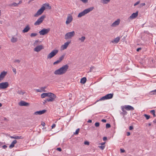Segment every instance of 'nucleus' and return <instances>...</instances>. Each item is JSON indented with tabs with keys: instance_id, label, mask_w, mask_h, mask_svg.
<instances>
[{
	"instance_id": "nucleus-30",
	"label": "nucleus",
	"mask_w": 156,
	"mask_h": 156,
	"mask_svg": "<svg viewBox=\"0 0 156 156\" xmlns=\"http://www.w3.org/2000/svg\"><path fill=\"white\" fill-rule=\"evenodd\" d=\"M125 108L124 107L122 106L121 107V109L122 111V112L125 114V115H126L127 114V112L125 110Z\"/></svg>"
},
{
	"instance_id": "nucleus-51",
	"label": "nucleus",
	"mask_w": 156,
	"mask_h": 156,
	"mask_svg": "<svg viewBox=\"0 0 156 156\" xmlns=\"http://www.w3.org/2000/svg\"><path fill=\"white\" fill-rule=\"evenodd\" d=\"M56 150L58 151H62V149L61 148L58 147L56 148Z\"/></svg>"
},
{
	"instance_id": "nucleus-55",
	"label": "nucleus",
	"mask_w": 156,
	"mask_h": 156,
	"mask_svg": "<svg viewBox=\"0 0 156 156\" xmlns=\"http://www.w3.org/2000/svg\"><path fill=\"white\" fill-rule=\"evenodd\" d=\"M56 126V125L55 124H53L52 125V126H51V127H52V128L53 129V128H55V126Z\"/></svg>"
},
{
	"instance_id": "nucleus-59",
	"label": "nucleus",
	"mask_w": 156,
	"mask_h": 156,
	"mask_svg": "<svg viewBox=\"0 0 156 156\" xmlns=\"http://www.w3.org/2000/svg\"><path fill=\"white\" fill-rule=\"evenodd\" d=\"M130 135V133L129 132H127L126 135L127 136H129Z\"/></svg>"
},
{
	"instance_id": "nucleus-23",
	"label": "nucleus",
	"mask_w": 156,
	"mask_h": 156,
	"mask_svg": "<svg viewBox=\"0 0 156 156\" xmlns=\"http://www.w3.org/2000/svg\"><path fill=\"white\" fill-rule=\"evenodd\" d=\"M120 39V38L119 37H117L115 38L114 40L112 41V42L117 44L119 41Z\"/></svg>"
},
{
	"instance_id": "nucleus-26",
	"label": "nucleus",
	"mask_w": 156,
	"mask_h": 156,
	"mask_svg": "<svg viewBox=\"0 0 156 156\" xmlns=\"http://www.w3.org/2000/svg\"><path fill=\"white\" fill-rule=\"evenodd\" d=\"M87 79L86 77H84L81 78L80 82L83 84H84L86 81Z\"/></svg>"
},
{
	"instance_id": "nucleus-3",
	"label": "nucleus",
	"mask_w": 156,
	"mask_h": 156,
	"mask_svg": "<svg viewBox=\"0 0 156 156\" xmlns=\"http://www.w3.org/2000/svg\"><path fill=\"white\" fill-rule=\"evenodd\" d=\"M94 9V7H92L85 9L83 11L81 12L77 16L78 17L80 18L83 16H85L86 14L93 10Z\"/></svg>"
},
{
	"instance_id": "nucleus-52",
	"label": "nucleus",
	"mask_w": 156,
	"mask_h": 156,
	"mask_svg": "<svg viewBox=\"0 0 156 156\" xmlns=\"http://www.w3.org/2000/svg\"><path fill=\"white\" fill-rule=\"evenodd\" d=\"M120 151L121 153H124V152H125V150L123 149H122L121 148L120 149Z\"/></svg>"
},
{
	"instance_id": "nucleus-13",
	"label": "nucleus",
	"mask_w": 156,
	"mask_h": 156,
	"mask_svg": "<svg viewBox=\"0 0 156 156\" xmlns=\"http://www.w3.org/2000/svg\"><path fill=\"white\" fill-rule=\"evenodd\" d=\"M71 41H67L64 44L62 45L61 47V49L64 50L66 49L68 47L69 44L70 43Z\"/></svg>"
},
{
	"instance_id": "nucleus-33",
	"label": "nucleus",
	"mask_w": 156,
	"mask_h": 156,
	"mask_svg": "<svg viewBox=\"0 0 156 156\" xmlns=\"http://www.w3.org/2000/svg\"><path fill=\"white\" fill-rule=\"evenodd\" d=\"M37 35V34L36 33H32L30 35V36L31 37H34Z\"/></svg>"
},
{
	"instance_id": "nucleus-54",
	"label": "nucleus",
	"mask_w": 156,
	"mask_h": 156,
	"mask_svg": "<svg viewBox=\"0 0 156 156\" xmlns=\"http://www.w3.org/2000/svg\"><path fill=\"white\" fill-rule=\"evenodd\" d=\"M84 144L85 145H88L89 144V142L87 141H85L84 143Z\"/></svg>"
},
{
	"instance_id": "nucleus-64",
	"label": "nucleus",
	"mask_w": 156,
	"mask_h": 156,
	"mask_svg": "<svg viewBox=\"0 0 156 156\" xmlns=\"http://www.w3.org/2000/svg\"><path fill=\"white\" fill-rule=\"evenodd\" d=\"M22 3V1L20 0L19 1V2L18 4V5H19V4L21 3Z\"/></svg>"
},
{
	"instance_id": "nucleus-18",
	"label": "nucleus",
	"mask_w": 156,
	"mask_h": 156,
	"mask_svg": "<svg viewBox=\"0 0 156 156\" xmlns=\"http://www.w3.org/2000/svg\"><path fill=\"white\" fill-rule=\"evenodd\" d=\"M46 110H43L41 111H37L34 112V114L36 115H41L45 113V112H46Z\"/></svg>"
},
{
	"instance_id": "nucleus-20",
	"label": "nucleus",
	"mask_w": 156,
	"mask_h": 156,
	"mask_svg": "<svg viewBox=\"0 0 156 156\" xmlns=\"http://www.w3.org/2000/svg\"><path fill=\"white\" fill-rule=\"evenodd\" d=\"M125 109L128 111L133 110L134 109L133 107L130 105H125L124 107Z\"/></svg>"
},
{
	"instance_id": "nucleus-40",
	"label": "nucleus",
	"mask_w": 156,
	"mask_h": 156,
	"mask_svg": "<svg viewBox=\"0 0 156 156\" xmlns=\"http://www.w3.org/2000/svg\"><path fill=\"white\" fill-rule=\"evenodd\" d=\"M83 3L86 4L88 2V0H80Z\"/></svg>"
},
{
	"instance_id": "nucleus-35",
	"label": "nucleus",
	"mask_w": 156,
	"mask_h": 156,
	"mask_svg": "<svg viewBox=\"0 0 156 156\" xmlns=\"http://www.w3.org/2000/svg\"><path fill=\"white\" fill-rule=\"evenodd\" d=\"M64 56V55H62L60 57L58 60L61 62L63 59Z\"/></svg>"
},
{
	"instance_id": "nucleus-42",
	"label": "nucleus",
	"mask_w": 156,
	"mask_h": 156,
	"mask_svg": "<svg viewBox=\"0 0 156 156\" xmlns=\"http://www.w3.org/2000/svg\"><path fill=\"white\" fill-rule=\"evenodd\" d=\"M99 125L100 124L98 122H96L95 123V126L96 127H98L99 126Z\"/></svg>"
},
{
	"instance_id": "nucleus-11",
	"label": "nucleus",
	"mask_w": 156,
	"mask_h": 156,
	"mask_svg": "<svg viewBox=\"0 0 156 156\" xmlns=\"http://www.w3.org/2000/svg\"><path fill=\"white\" fill-rule=\"evenodd\" d=\"M73 17L72 16L69 14L67 16V20L66 22V24H68L70 23L73 20Z\"/></svg>"
},
{
	"instance_id": "nucleus-10",
	"label": "nucleus",
	"mask_w": 156,
	"mask_h": 156,
	"mask_svg": "<svg viewBox=\"0 0 156 156\" xmlns=\"http://www.w3.org/2000/svg\"><path fill=\"white\" fill-rule=\"evenodd\" d=\"M9 86V83L7 82L0 83V89H4Z\"/></svg>"
},
{
	"instance_id": "nucleus-61",
	"label": "nucleus",
	"mask_w": 156,
	"mask_h": 156,
	"mask_svg": "<svg viewBox=\"0 0 156 156\" xmlns=\"http://www.w3.org/2000/svg\"><path fill=\"white\" fill-rule=\"evenodd\" d=\"M141 49V48H138L137 49L136 51H139Z\"/></svg>"
},
{
	"instance_id": "nucleus-24",
	"label": "nucleus",
	"mask_w": 156,
	"mask_h": 156,
	"mask_svg": "<svg viewBox=\"0 0 156 156\" xmlns=\"http://www.w3.org/2000/svg\"><path fill=\"white\" fill-rule=\"evenodd\" d=\"M17 40L18 39L17 38L13 36L11 39V41L12 42L14 43L16 42L17 41Z\"/></svg>"
},
{
	"instance_id": "nucleus-62",
	"label": "nucleus",
	"mask_w": 156,
	"mask_h": 156,
	"mask_svg": "<svg viewBox=\"0 0 156 156\" xmlns=\"http://www.w3.org/2000/svg\"><path fill=\"white\" fill-rule=\"evenodd\" d=\"M92 122V120H89L88 121H87V122H88V123H91Z\"/></svg>"
},
{
	"instance_id": "nucleus-37",
	"label": "nucleus",
	"mask_w": 156,
	"mask_h": 156,
	"mask_svg": "<svg viewBox=\"0 0 156 156\" xmlns=\"http://www.w3.org/2000/svg\"><path fill=\"white\" fill-rule=\"evenodd\" d=\"M80 129H77L76 131L74 133V134L75 135H77L79 132Z\"/></svg>"
},
{
	"instance_id": "nucleus-16",
	"label": "nucleus",
	"mask_w": 156,
	"mask_h": 156,
	"mask_svg": "<svg viewBox=\"0 0 156 156\" xmlns=\"http://www.w3.org/2000/svg\"><path fill=\"white\" fill-rule=\"evenodd\" d=\"M7 72L3 71L1 72L0 74V82L5 78Z\"/></svg>"
},
{
	"instance_id": "nucleus-45",
	"label": "nucleus",
	"mask_w": 156,
	"mask_h": 156,
	"mask_svg": "<svg viewBox=\"0 0 156 156\" xmlns=\"http://www.w3.org/2000/svg\"><path fill=\"white\" fill-rule=\"evenodd\" d=\"M12 70L13 72L15 74H16V69L15 68L12 67Z\"/></svg>"
},
{
	"instance_id": "nucleus-14",
	"label": "nucleus",
	"mask_w": 156,
	"mask_h": 156,
	"mask_svg": "<svg viewBox=\"0 0 156 156\" xmlns=\"http://www.w3.org/2000/svg\"><path fill=\"white\" fill-rule=\"evenodd\" d=\"M43 49V47L42 45H40L36 47L34 49V51L38 52Z\"/></svg>"
},
{
	"instance_id": "nucleus-6",
	"label": "nucleus",
	"mask_w": 156,
	"mask_h": 156,
	"mask_svg": "<svg viewBox=\"0 0 156 156\" xmlns=\"http://www.w3.org/2000/svg\"><path fill=\"white\" fill-rule=\"evenodd\" d=\"M48 97L49 98H47V101L50 102H52L55 100V99L56 98V96L53 93H49Z\"/></svg>"
},
{
	"instance_id": "nucleus-21",
	"label": "nucleus",
	"mask_w": 156,
	"mask_h": 156,
	"mask_svg": "<svg viewBox=\"0 0 156 156\" xmlns=\"http://www.w3.org/2000/svg\"><path fill=\"white\" fill-rule=\"evenodd\" d=\"M47 87L45 86L44 87H41L40 89H36L35 90L37 92H41L42 91L45 92V89Z\"/></svg>"
},
{
	"instance_id": "nucleus-34",
	"label": "nucleus",
	"mask_w": 156,
	"mask_h": 156,
	"mask_svg": "<svg viewBox=\"0 0 156 156\" xmlns=\"http://www.w3.org/2000/svg\"><path fill=\"white\" fill-rule=\"evenodd\" d=\"M144 116L145 117L147 120L149 119L150 118V116L149 115H147L146 114H144Z\"/></svg>"
},
{
	"instance_id": "nucleus-5",
	"label": "nucleus",
	"mask_w": 156,
	"mask_h": 156,
	"mask_svg": "<svg viewBox=\"0 0 156 156\" xmlns=\"http://www.w3.org/2000/svg\"><path fill=\"white\" fill-rule=\"evenodd\" d=\"M75 33L74 31L69 32L65 35V38L66 40L70 39L75 35Z\"/></svg>"
},
{
	"instance_id": "nucleus-50",
	"label": "nucleus",
	"mask_w": 156,
	"mask_h": 156,
	"mask_svg": "<svg viewBox=\"0 0 156 156\" xmlns=\"http://www.w3.org/2000/svg\"><path fill=\"white\" fill-rule=\"evenodd\" d=\"M41 125L43 127L45 125V123L44 122H42L41 123Z\"/></svg>"
},
{
	"instance_id": "nucleus-44",
	"label": "nucleus",
	"mask_w": 156,
	"mask_h": 156,
	"mask_svg": "<svg viewBox=\"0 0 156 156\" xmlns=\"http://www.w3.org/2000/svg\"><path fill=\"white\" fill-rule=\"evenodd\" d=\"M20 60L19 59H16L14 60V62H17L18 63H20Z\"/></svg>"
},
{
	"instance_id": "nucleus-28",
	"label": "nucleus",
	"mask_w": 156,
	"mask_h": 156,
	"mask_svg": "<svg viewBox=\"0 0 156 156\" xmlns=\"http://www.w3.org/2000/svg\"><path fill=\"white\" fill-rule=\"evenodd\" d=\"M86 39V37L84 36H82L80 38H78V40L79 41H80L81 42H84L85 40Z\"/></svg>"
},
{
	"instance_id": "nucleus-38",
	"label": "nucleus",
	"mask_w": 156,
	"mask_h": 156,
	"mask_svg": "<svg viewBox=\"0 0 156 156\" xmlns=\"http://www.w3.org/2000/svg\"><path fill=\"white\" fill-rule=\"evenodd\" d=\"M145 5V3H142L140 4L139 5V8H141L143 7V6H144Z\"/></svg>"
},
{
	"instance_id": "nucleus-25",
	"label": "nucleus",
	"mask_w": 156,
	"mask_h": 156,
	"mask_svg": "<svg viewBox=\"0 0 156 156\" xmlns=\"http://www.w3.org/2000/svg\"><path fill=\"white\" fill-rule=\"evenodd\" d=\"M49 94L48 93H43L41 94V97L42 98H43L46 97H48Z\"/></svg>"
},
{
	"instance_id": "nucleus-2",
	"label": "nucleus",
	"mask_w": 156,
	"mask_h": 156,
	"mask_svg": "<svg viewBox=\"0 0 156 156\" xmlns=\"http://www.w3.org/2000/svg\"><path fill=\"white\" fill-rule=\"evenodd\" d=\"M51 7L49 5V4L45 3L39 9L37 12L34 15V17H37L41 15L44 12L45 9H51Z\"/></svg>"
},
{
	"instance_id": "nucleus-60",
	"label": "nucleus",
	"mask_w": 156,
	"mask_h": 156,
	"mask_svg": "<svg viewBox=\"0 0 156 156\" xmlns=\"http://www.w3.org/2000/svg\"><path fill=\"white\" fill-rule=\"evenodd\" d=\"M120 114L121 115H123V116H124L125 115H126L125 114H124L122 112H120Z\"/></svg>"
},
{
	"instance_id": "nucleus-58",
	"label": "nucleus",
	"mask_w": 156,
	"mask_h": 156,
	"mask_svg": "<svg viewBox=\"0 0 156 156\" xmlns=\"http://www.w3.org/2000/svg\"><path fill=\"white\" fill-rule=\"evenodd\" d=\"M7 147V146L5 145H3V146H2V147L3 149H5V148H6Z\"/></svg>"
},
{
	"instance_id": "nucleus-9",
	"label": "nucleus",
	"mask_w": 156,
	"mask_h": 156,
	"mask_svg": "<svg viewBox=\"0 0 156 156\" xmlns=\"http://www.w3.org/2000/svg\"><path fill=\"white\" fill-rule=\"evenodd\" d=\"M50 30L49 28L47 29L44 28L41 31H39V33L40 35H44L48 34Z\"/></svg>"
},
{
	"instance_id": "nucleus-63",
	"label": "nucleus",
	"mask_w": 156,
	"mask_h": 156,
	"mask_svg": "<svg viewBox=\"0 0 156 156\" xmlns=\"http://www.w3.org/2000/svg\"><path fill=\"white\" fill-rule=\"evenodd\" d=\"M94 68L93 67H91L90 68V72H91L92 71V70L93 69V68Z\"/></svg>"
},
{
	"instance_id": "nucleus-39",
	"label": "nucleus",
	"mask_w": 156,
	"mask_h": 156,
	"mask_svg": "<svg viewBox=\"0 0 156 156\" xmlns=\"http://www.w3.org/2000/svg\"><path fill=\"white\" fill-rule=\"evenodd\" d=\"M39 41V40H37L35 41L34 44V46H36L37 44V43Z\"/></svg>"
},
{
	"instance_id": "nucleus-29",
	"label": "nucleus",
	"mask_w": 156,
	"mask_h": 156,
	"mask_svg": "<svg viewBox=\"0 0 156 156\" xmlns=\"http://www.w3.org/2000/svg\"><path fill=\"white\" fill-rule=\"evenodd\" d=\"M110 0H101V2L103 4H107L109 2Z\"/></svg>"
},
{
	"instance_id": "nucleus-57",
	"label": "nucleus",
	"mask_w": 156,
	"mask_h": 156,
	"mask_svg": "<svg viewBox=\"0 0 156 156\" xmlns=\"http://www.w3.org/2000/svg\"><path fill=\"white\" fill-rule=\"evenodd\" d=\"M107 137H104L103 138V140L104 141L106 140H107Z\"/></svg>"
},
{
	"instance_id": "nucleus-31",
	"label": "nucleus",
	"mask_w": 156,
	"mask_h": 156,
	"mask_svg": "<svg viewBox=\"0 0 156 156\" xmlns=\"http://www.w3.org/2000/svg\"><path fill=\"white\" fill-rule=\"evenodd\" d=\"M18 4L16 3L15 2H14L12 4H11L9 5L10 6H14V7H16L18 6Z\"/></svg>"
},
{
	"instance_id": "nucleus-47",
	"label": "nucleus",
	"mask_w": 156,
	"mask_h": 156,
	"mask_svg": "<svg viewBox=\"0 0 156 156\" xmlns=\"http://www.w3.org/2000/svg\"><path fill=\"white\" fill-rule=\"evenodd\" d=\"M151 92H153V94H156V89L154 90H152L151 91Z\"/></svg>"
},
{
	"instance_id": "nucleus-15",
	"label": "nucleus",
	"mask_w": 156,
	"mask_h": 156,
	"mask_svg": "<svg viewBox=\"0 0 156 156\" xmlns=\"http://www.w3.org/2000/svg\"><path fill=\"white\" fill-rule=\"evenodd\" d=\"M120 19H118L116 20L112 24L111 26L112 27H114L118 25L120 23Z\"/></svg>"
},
{
	"instance_id": "nucleus-36",
	"label": "nucleus",
	"mask_w": 156,
	"mask_h": 156,
	"mask_svg": "<svg viewBox=\"0 0 156 156\" xmlns=\"http://www.w3.org/2000/svg\"><path fill=\"white\" fill-rule=\"evenodd\" d=\"M150 112L153 114V116L155 117V111L154 110H152L150 111Z\"/></svg>"
},
{
	"instance_id": "nucleus-1",
	"label": "nucleus",
	"mask_w": 156,
	"mask_h": 156,
	"mask_svg": "<svg viewBox=\"0 0 156 156\" xmlns=\"http://www.w3.org/2000/svg\"><path fill=\"white\" fill-rule=\"evenodd\" d=\"M69 68V66L66 64L62 66L59 69L56 70L54 72L55 75H62L66 73Z\"/></svg>"
},
{
	"instance_id": "nucleus-32",
	"label": "nucleus",
	"mask_w": 156,
	"mask_h": 156,
	"mask_svg": "<svg viewBox=\"0 0 156 156\" xmlns=\"http://www.w3.org/2000/svg\"><path fill=\"white\" fill-rule=\"evenodd\" d=\"M17 93L23 95L25 92L21 90H19L17 91Z\"/></svg>"
},
{
	"instance_id": "nucleus-4",
	"label": "nucleus",
	"mask_w": 156,
	"mask_h": 156,
	"mask_svg": "<svg viewBox=\"0 0 156 156\" xmlns=\"http://www.w3.org/2000/svg\"><path fill=\"white\" fill-rule=\"evenodd\" d=\"M113 95L114 94L113 93L107 94L100 98L99 100H97L95 103L98 101L111 99L113 98Z\"/></svg>"
},
{
	"instance_id": "nucleus-49",
	"label": "nucleus",
	"mask_w": 156,
	"mask_h": 156,
	"mask_svg": "<svg viewBox=\"0 0 156 156\" xmlns=\"http://www.w3.org/2000/svg\"><path fill=\"white\" fill-rule=\"evenodd\" d=\"M47 102H50L49 101H47V99H45V100H44V101L43 102V104L44 105L45 104L47 103Z\"/></svg>"
},
{
	"instance_id": "nucleus-7",
	"label": "nucleus",
	"mask_w": 156,
	"mask_h": 156,
	"mask_svg": "<svg viewBox=\"0 0 156 156\" xmlns=\"http://www.w3.org/2000/svg\"><path fill=\"white\" fill-rule=\"evenodd\" d=\"M45 17L46 16L45 15H43L41 16V17L38 19L37 21L34 23V25L35 26L40 25L42 23Z\"/></svg>"
},
{
	"instance_id": "nucleus-53",
	"label": "nucleus",
	"mask_w": 156,
	"mask_h": 156,
	"mask_svg": "<svg viewBox=\"0 0 156 156\" xmlns=\"http://www.w3.org/2000/svg\"><path fill=\"white\" fill-rule=\"evenodd\" d=\"M129 129L130 130H132L133 129V126H130L129 128Z\"/></svg>"
},
{
	"instance_id": "nucleus-19",
	"label": "nucleus",
	"mask_w": 156,
	"mask_h": 156,
	"mask_svg": "<svg viewBox=\"0 0 156 156\" xmlns=\"http://www.w3.org/2000/svg\"><path fill=\"white\" fill-rule=\"evenodd\" d=\"M30 29V27L29 25H27L25 28L22 30V32L23 33H27L28 32Z\"/></svg>"
},
{
	"instance_id": "nucleus-41",
	"label": "nucleus",
	"mask_w": 156,
	"mask_h": 156,
	"mask_svg": "<svg viewBox=\"0 0 156 156\" xmlns=\"http://www.w3.org/2000/svg\"><path fill=\"white\" fill-rule=\"evenodd\" d=\"M110 127H111V125L110 124H109V123L106 124V128L107 129H108V128Z\"/></svg>"
},
{
	"instance_id": "nucleus-17",
	"label": "nucleus",
	"mask_w": 156,
	"mask_h": 156,
	"mask_svg": "<svg viewBox=\"0 0 156 156\" xmlns=\"http://www.w3.org/2000/svg\"><path fill=\"white\" fill-rule=\"evenodd\" d=\"M19 105L20 106H28L29 105V104L24 101H21L19 103Z\"/></svg>"
},
{
	"instance_id": "nucleus-27",
	"label": "nucleus",
	"mask_w": 156,
	"mask_h": 156,
	"mask_svg": "<svg viewBox=\"0 0 156 156\" xmlns=\"http://www.w3.org/2000/svg\"><path fill=\"white\" fill-rule=\"evenodd\" d=\"M10 138L12 139H22L23 137L21 136H10Z\"/></svg>"
},
{
	"instance_id": "nucleus-12",
	"label": "nucleus",
	"mask_w": 156,
	"mask_h": 156,
	"mask_svg": "<svg viewBox=\"0 0 156 156\" xmlns=\"http://www.w3.org/2000/svg\"><path fill=\"white\" fill-rule=\"evenodd\" d=\"M138 15V12L137 11L135 13H133L128 18V20H133Z\"/></svg>"
},
{
	"instance_id": "nucleus-48",
	"label": "nucleus",
	"mask_w": 156,
	"mask_h": 156,
	"mask_svg": "<svg viewBox=\"0 0 156 156\" xmlns=\"http://www.w3.org/2000/svg\"><path fill=\"white\" fill-rule=\"evenodd\" d=\"M140 3V1H138L137 2L134 4V6H135L138 5V4H139Z\"/></svg>"
},
{
	"instance_id": "nucleus-56",
	"label": "nucleus",
	"mask_w": 156,
	"mask_h": 156,
	"mask_svg": "<svg viewBox=\"0 0 156 156\" xmlns=\"http://www.w3.org/2000/svg\"><path fill=\"white\" fill-rule=\"evenodd\" d=\"M101 121L103 122H106V120L105 119H102L101 120Z\"/></svg>"
},
{
	"instance_id": "nucleus-22",
	"label": "nucleus",
	"mask_w": 156,
	"mask_h": 156,
	"mask_svg": "<svg viewBox=\"0 0 156 156\" xmlns=\"http://www.w3.org/2000/svg\"><path fill=\"white\" fill-rule=\"evenodd\" d=\"M17 142V140H14L12 142L11 144L9 146V148H12L13 147H14V145L16 144Z\"/></svg>"
},
{
	"instance_id": "nucleus-46",
	"label": "nucleus",
	"mask_w": 156,
	"mask_h": 156,
	"mask_svg": "<svg viewBox=\"0 0 156 156\" xmlns=\"http://www.w3.org/2000/svg\"><path fill=\"white\" fill-rule=\"evenodd\" d=\"M60 62V61L58 60L57 61L54 62L53 64L54 65Z\"/></svg>"
},
{
	"instance_id": "nucleus-43",
	"label": "nucleus",
	"mask_w": 156,
	"mask_h": 156,
	"mask_svg": "<svg viewBox=\"0 0 156 156\" xmlns=\"http://www.w3.org/2000/svg\"><path fill=\"white\" fill-rule=\"evenodd\" d=\"M99 147L102 150H104V149L105 148V146H99Z\"/></svg>"
},
{
	"instance_id": "nucleus-8",
	"label": "nucleus",
	"mask_w": 156,
	"mask_h": 156,
	"mask_svg": "<svg viewBox=\"0 0 156 156\" xmlns=\"http://www.w3.org/2000/svg\"><path fill=\"white\" fill-rule=\"evenodd\" d=\"M58 50H54L50 52L47 56V58L50 59L54 56L58 52Z\"/></svg>"
}]
</instances>
